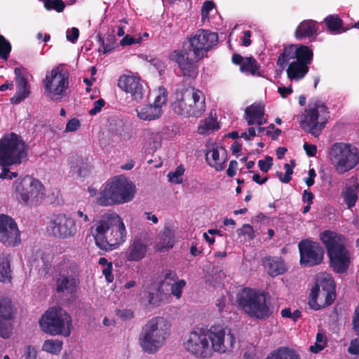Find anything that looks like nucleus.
Returning <instances> with one entry per match:
<instances>
[{"mask_svg": "<svg viewBox=\"0 0 359 359\" xmlns=\"http://www.w3.org/2000/svg\"><path fill=\"white\" fill-rule=\"evenodd\" d=\"M217 41V33L199 29L187 38L181 49L172 51L169 59L177 65L184 76L194 79L198 73V62L207 57Z\"/></svg>", "mask_w": 359, "mask_h": 359, "instance_id": "f257e3e1", "label": "nucleus"}, {"mask_svg": "<svg viewBox=\"0 0 359 359\" xmlns=\"http://www.w3.org/2000/svg\"><path fill=\"white\" fill-rule=\"evenodd\" d=\"M90 232L96 245L105 251L116 248L126 239L125 225L116 212H107L99 216L91 226Z\"/></svg>", "mask_w": 359, "mask_h": 359, "instance_id": "f03ea898", "label": "nucleus"}, {"mask_svg": "<svg viewBox=\"0 0 359 359\" xmlns=\"http://www.w3.org/2000/svg\"><path fill=\"white\" fill-rule=\"evenodd\" d=\"M313 52L306 46L290 45L285 47L278 58L277 63L286 69L290 80L302 79L309 72L308 65L311 62Z\"/></svg>", "mask_w": 359, "mask_h": 359, "instance_id": "7ed1b4c3", "label": "nucleus"}, {"mask_svg": "<svg viewBox=\"0 0 359 359\" xmlns=\"http://www.w3.org/2000/svg\"><path fill=\"white\" fill-rule=\"evenodd\" d=\"M26 146L22 138L14 133L6 135L0 140V165L20 164L27 158ZM18 176L16 172H11L4 167L0 179L12 180Z\"/></svg>", "mask_w": 359, "mask_h": 359, "instance_id": "20e7f679", "label": "nucleus"}, {"mask_svg": "<svg viewBox=\"0 0 359 359\" xmlns=\"http://www.w3.org/2000/svg\"><path fill=\"white\" fill-rule=\"evenodd\" d=\"M325 245L330 266L337 273H344L351 263V254L345 247L344 237L333 231H325L320 236Z\"/></svg>", "mask_w": 359, "mask_h": 359, "instance_id": "39448f33", "label": "nucleus"}, {"mask_svg": "<svg viewBox=\"0 0 359 359\" xmlns=\"http://www.w3.org/2000/svg\"><path fill=\"white\" fill-rule=\"evenodd\" d=\"M171 109L184 118L201 117L205 111V98L199 90L187 88L175 93Z\"/></svg>", "mask_w": 359, "mask_h": 359, "instance_id": "423d86ee", "label": "nucleus"}, {"mask_svg": "<svg viewBox=\"0 0 359 359\" xmlns=\"http://www.w3.org/2000/svg\"><path fill=\"white\" fill-rule=\"evenodd\" d=\"M170 334V324L163 318H153L143 327L139 343L144 352L154 353L165 344Z\"/></svg>", "mask_w": 359, "mask_h": 359, "instance_id": "0eeeda50", "label": "nucleus"}, {"mask_svg": "<svg viewBox=\"0 0 359 359\" xmlns=\"http://www.w3.org/2000/svg\"><path fill=\"white\" fill-rule=\"evenodd\" d=\"M39 325L43 332L51 336L69 337L72 330L71 316L61 308H50L41 317Z\"/></svg>", "mask_w": 359, "mask_h": 359, "instance_id": "6e6552de", "label": "nucleus"}, {"mask_svg": "<svg viewBox=\"0 0 359 359\" xmlns=\"http://www.w3.org/2000/svg\"><path fill=\"white\" fill-rule=\"evenodd\" d=\"M236 302L251 317L264 320L271 315L270 309L266 305L265 295L255 290L243 289L238 293Z\"/></svg>", "mask_w": 359, "mask_h": 359, "instance_id": "1a4fd4ad", "label": "nucleus"}, {"mask_svg": "<svg viewBox=\"0 0 359 359\" xmlns=\"http://www.w3.org/2000/svg\"><path fill=\"white\" fill-rule=\"evenodd\" d=\"M335 283L329 274L319 275L311 290L309 304L314 310L331 305L336 298Z\"/></svg>", "mask_w": 359, "mask_h": 359, "instance_id": "9d476101", "label": "nucleus"}, {"mask_svg": "<svg viewBox=\"0 0 359 359\" xmlns=\"http://www.w3.org/2000/svg\"><path fill=\"white\" fill-rule=\"evenodd\" d=\"M329 158L339 174L353 169L358 163V149L350 144L336 142L329 149Z\"/></svg>", "mask_w": 359, "mask_h": 359, "instance_id": "9b49d317", "label": "nucleus"}, {"mask_svg": "<svg viewBox=\"0 0 359 359\" xmlns=\"http://www.w3.org/2000/svg\"><path fill=\"white\" fill-rule=\"evenodd\" d=\"M16 199L27 205H36L43 197V186L36 179L27 175L13 182Z\"/></svg>", "mask_w": 359, "mask_h": 359, "instance_id": "f8f14e48", "label": "nucleus"}, {"mask_svg": "<svg viewBox=\"0 0 359 359\" xmlns=\"http://www.w3.org/2000/svg\"><path fill=\"white\" fill-rule=\"evenodd\" d=\"M328 114L327 108L323 102L318 100L311 102L309 109L304 111L301 126L314 137H318L325 127Z\"/></svg>", "mask_w": 359, "mask_h": 359, "instance_id": "ddd939ff", "label": "nucleus"}, {"mask_svg": "<svg viewBox=\"0 0 359 359\" xmlns=\"http://www.w3.org/2000/svg\"><path fill=\"white\" fill-rule=\"evenodd\" d=\"M43 84L47 97L54 101H60L69 87L68 74L60 67H55L46 72Z\"/></svg>", "mask_w": 359, "mask_h": 359, "instance_id": "4468645a", "label": "nucleus"}, {"mask_svg": "<svg viewBox=\"0 0 359 359\" xmlns=\"http://www.w3.org/2000/svg\"><path fill=\"white\" fill-rule=\"evenodd\" d=\"M209 331L202 329L191 332L184 343L185 350L199 358H210L212 354Z\"/></svg>", "mask_w": 359, "mask_h": 359, "instance_id": "2eb2a0df", "label": "nucleus"}, {"mask_svg": "<svg viewBox=\"0 0 359 359\" xmlns=\"http://www.w3.org/2000/svg\"><path fill=\"white\" fill-rule=\"evenodd\" d=\"M55 288L57 293L67 296L76 291L77 281L74 276L73 264L63 262L55 268Z\"/></svg>", "mask_w": 359, "mask_h": 359, "instance_id": "dca6fc26", "label": "nucleus"}, {"mask_svg": "<svg viewBox=\"0 0 359 359\" xmlns=\"http://www.w3.org/2000/svg\"><path fill=\"white\" fill-rule=\"evenodd\" d=\"M208 331L212 352L226 353L233 350L236 337L231 328L216 325Z\"/></svg>", "mask_w": 359, "mask_h": 359, "instance_id": "f3484780", "label": "nucleus"}, {"mask_svg": "<svg viewBox=\"0 0 359 359\" xmlns=\"http://www.w3.org/2000/svg\"><path fill=\"white\" fill-rule=\"evenodd\" d=\"M47 229L53 236L59 238H70L76 233L74 219L63 213L53 215L48 222Z\"/></svg>", "mask_w": 359, "mask_h": 359, "instance_id": "a211bd4d", "label": "nucleus"}, {"mask_svg": "<svg viewBox=\"0 0 359 359\" xmlns=\"http://www.w3.org/2000/svg\"><path fill=\"white\" fill-rule=\"evenodd\" d=\"M300 253V264L311 267L322 263L324 250L318 243L309 240L302 241L298 245Z\"/></svg>", "mask_w": 359, "mask_h": 359, "instance_id": "6ab92c4d", "label": "nucleus"}, {"mask_svg": "<svg viewBox=\"0 0 359 359\" xmlns=\"http://www.w3.org/2000/svg\"><path fill=\"white\" fill-rule=\"evenodd\" d=\"M0 241L6 246H15L21 242L16 222L4 214L0 215Z\"/></svg>", "mask_w": 359, "mask_h": 359, "instance_id": "aec40b11", "label": "nucleus"}, {"mask_svg": "<svg viewBox=\"0 0 359 359\" xmlns=\"http://www.w3.org/2000/svg\"><path fill=\"white\" fill-rule=\"evenodd\" d=\"M167 101V92L165 88H159L158 95L156 96L154 104L140 106L136 109L139 118L143 121L158 119L162 114V106Z\"/></svg>", "mask_w": 359, "mask_h": 359, "instance_id": "412c9836", "label": "nucleus"}, {"mask_svg": "<svg viewBox=\"0 0 359 359\" xmlns=\"http://www.w3.org/2000/svg\"><path fill=\"white\" fill-rule=\"evenodd\" d=\"M118 86L130 95L133 100L137 102L142 101L146 93L141 79L135 76L122 75L118 81Z\"/></svg>", "mask_w": 359, "mask_h": 359, "instance_id": "4be33fe9", "label": "nucleus"}, {"mask_svg": "<svg viewBox=\"0 0 359 359\" xmlns=\"http://www.w3.org/2000/svg\"><path fill=\"white\" fill-rule=\"evenodd\" d=\"M109 183L114 193L118 204L128 203L134 198L135 185L122 176L112 178Z\"/></svg>", "mask_w": 359, "mask_h": 359, "instance_id": "5701e85b", "label": "nucleus"}, {"mask_svg": "<svg viewBox=\"0 0 359 359\" xmlns=\"http://www.w3.org/2000/svg\"><path fill=\"white\" fill-rule=\"evenodd\" d=\"M207 163L217 171L223 170L227 161V153L224 148L216 144L208 147L205 152Z\"/></svg>", "mask_w": 359, "mask_h": 359, "instance_id": "b1692460", "label": "nucleus"}, {"mask_svg": "<svg viewBox=\"0 0 359 359\" xmlns=\"http://www.w3.org/2000/svg\"><path fill=\"white\" fill-rule=\"evenodd\" d=\"M148 245L139 236H135L124 252V257L128 262H139L147 252Z\"/></svg>", "mask_w": 359, "mask_h": 359, "instance_id": "393cba45", "label": "nucleus"}, {"mask_svg": "<svg viewBox=\"0 0 359 359\" xmlns=\"http://www.w3.org/2000/svg\"><path fill=\"white\" fill-rule=\"evenodd\" d=\"M15 74L17 90L15 95L11 100L12 103L18 104L29 96L30 90L26 71L22 68H15Z\"/></svg>", "mask_w": 359, "mask_h": 359, "instance_id": "a878e982", "label": "nucleus"}, {"mask_svg": "<svg viewBox=\"0 0 359 359\" xmlns=\"http://www.w3.org/2000/svg\"><path fill=\"white\" fill-rule=\"evenodd\" d=\"M245 118L248 126L265 124L267 120L264 117V105L262 103H254L247 107L245 110Z\"/></svg>", "mask_w": 359, "mask_h": 359, "instance_id": "bb28decb", "label": "nucleus"}, {"mask_svg": "<svg viewBox=\"0 0 359 359\" xmlns=\"http://www.w3.org/2000/svg\"><path fill=\"white\" fill-rule=\"evenodd\" d=\"M262 264L271 276H276L287 271L286 265L281 257H266L262 259Z\"/></svg>", "mask_w": 359, "mask_h": 359, "instance_id": "cd10ccee", "label": "nucleus"}, {"mask_svg": "<svg viewBox=\"0 0 359 359\" xmlns=\"http://www.w3.org/2000/svg\"><path fill=\"white\" fill-rule=\"evenodd\" d=\"M114 193L112 190L109 181L103 186L97 197V203L102 206H110L118 204Z\"/></svg>", "mask_w": 359, "mask_h": 359, "instance_id": "c85d7f7f", "label": "nucleus"}, {"mask_svg": "<svg viewBox=\"0 0 359 359\" xmlns=\"http://www.w3.org/2000/svg\"><path fill=\"white\" fill-rule=\"evenodd\" d=\"M173 244V233L169 228L165 227L158 236L155 248L157 251L162 252L172 248Z\"/></svg>", "mask_w": 359, "mask_h": 359, "instance_id": "c756f323", "label": "nucleus"}, {"mask_svg": "<svg viewBox=\"0 0 359 359\" xmlns=\"http://www.w3.org/2000/svg\"><path fill=\"white\" fill-rule=\"evenodd\" d=\"M317 34L316 23L313 20H304L297 27L295 36L298 39L311 37Z\"/></svg>", "mask_w": 359, "mask_h": 359, "instance_id": "7c9ffc66", "label": "nucleus"}, {"mask_svg": "<svg viewBox=\"0 0 359 359\" xmlns=\"http://www.w3.org/2000/svg\"><path fill=\"white\" fill-rule=\"evenodd\" d=\"M71 169L79 177H85L89 172L87 159L79 156H72Z\"/></svg>", "mask_w": 359, "mask_h": 359, "instance_id": "2f4dec72", "label": "nucleus"}, {"mask_svg": "<svg viewBox=\"0 0 359 359\" xmlns=\"http://www.w3.org/2000/svg\"><path fill=\"white\" fill-rule=\"evenodd\" d=\"M266 359H301V357L294 349L280 347L272 351Z\"/></svg>", "mask_w": 359, "mask_h": 359, "instance_id": "473e14b6", "label": "nucleus"}, {"mask_svg": "<svg viewBox=\"0 0 359 359\" xmlns=\"http://www.w3.org/2000/svg\"><path fill=\"white\" fill-rule=\"evenodd\" d=\"M324 21L329 30L332 33L337 34L346 31L342 27V20L337 15H328L325 18Z\"/></svg>", "mask_w": 359, "mask_h": 359, "instance_id": "72a5a7b5", "label": "nucleus"}, {"mask_svg": "<svg viewBox=\"0 0 359 359\" xmlns=\"http://www.w3.org/2000/svg\"><path fill=\"white\" fill-rule=\"evenodd\" d=\"M13 316V308L9 298L0 295V320H11Z\"/></svg>", "mask_w": 359, "mask_h": 359, "instance_id": "f704fd0d", "label": "nucleus"}, {"mask_svg": "<svg viewBox=\"0 0 359 359\" xmlns=\"http://www.w3.org/2000/svg\"><path fill=\"white\" fill-rule=\"evenodd\" d=\"M259 65L257 60L252 57H245L242 65L240 66V70L243 73H249L251 75L258 74Z\"/></svg>", "mask_w": 359, "mask_h": 359, "instance_id": "c9c22d12", "label": "nucleus"}, {"mask_svg": "<svg viewBox=\"0 0 359 359\" xmlns=\"http://www.w3.org/2000/svg\"><path fill=\"white\" fill-rule=\"evenodd\" d=\"M11 268L8 257L5 255H0V281L5 282L10 280Z\"/></svg>", "mask_w": 359, "mask_h": 359, "instance_id": "e433bc0d", "label": "nucleus"}, {"mask_svg": "<svg viewBox=\"0 0 359 359\" xmlns=\"http://www.w3.org/2000/svg\"><path fill=\"white\" fill-rule=\"evenodd\" d=\"M178 279L177 275L176 273L172 271L167 272L163 280L161 282L158 290L160 292H167L169 291V288L173 285Z\"/></svg>", "mask_w": 359, "mask_h": 359, "instance_id": "4c0bfd02", "label": "nucleus"}, {"mask_svg": "<svg viewBox=\"0 0 359 359\" xmlns=\"http://www.w3.org/2000/svg\"><path fill=\"white\" fill-rule=\"evenodd\" d=\"M219 128L217 121L212 117H208L203 120V123L198 126V132L201 135H208L210 132Z\"/></svg>", "mask_w": 359, "mask_h": 359, "instance_id": "58836bf2", "label": "nucleus"}, {"mask_svg": "<svg viewBox=\"0 0 359 359\" xmlns=\"http://www.w3.org/2000/svg\"><path fill=\"white\" fill-rule=\"evenodd\" d=\"M62 341L58 339H47L43 342L42 350L51 354H58L62 348Z\"/></svg>", "mask_w": 359, "mask_h": 359, "instance_id": "ea45409f", "label": "nucleus"}, {"mask_svg": "<svg viewBox=\"0 0 359 359\" xmlns=\"http://www.w3.org/2000/svg\"><path fill=\"white\" fill-rule=\"evenodd\" d=\"M343 198L348 208H351L355 205L358 196L355 191L352 187H348L346 191L343 192Z\"/></svg>", "mask_w": 359, "mask_h": 359, "instance_id": "a19ab883", "label": "nucleus"}, {"mask_svg": "<svg viewBox=\"0 0 359 359\" xmlns=\"http://www.w3.org/2000/svg\"><path fill=\"white\" fill-rule=\"evenodd\" d=\"M98 38V41L103 48L102 52L104 54H106L115 48L116 39L114 35L109 34L107 37V42H105L101 36H99Z\"/></svg>", "mask_w": 359, "mask_h": 359, "instance_id": "79ce46f5", "label": "nucleus"}, {"mask_svg": "<svg viewBox=\"0 0 359 359\" xmlns=\"http://www.w3.org/2000/svg\"><path fill=\"white\" fill-rule=\"evenodd\" d=\"M43 4L46 10H55L58 13L63 11L65 7L62 0H44Z\"/></svg>", "mask_w": 359, "mask_h": 359, "instance_id": "37998d69", "label": "nucleus"}, {"mask_svg": "<svg viewBox=\"0 0 359 359\" xmlns=\"http://www.w3.org/2000/svg\"><path fill=\"white\" fill-rule=\"evenodd\" d=\"M11 50V46L10 43L3 36L0 35V57L7 60Z\"/></svg>", "mask_w": 359, "mask_h": 359, "instance_id": "c03bdc74", "label": "nucleus"}, {"mask_svg": "<svg viewBox=\"0 0 359 359\" xmlns=\"http://www.w3.org/2000/svg\"><path fill=\"white\" fill-rule=\"evenodd\" d=\"M12 331L10 320H0V336L4 339H8Z\"/></svg>", "mask_w": 359, "mask_h": 359, "instance_id": "a18cd8bd", "label": "nucleus"}, {"mask_svg": "<svg viewBox=\"0 0 359 359\" xmlns=\"http://www.w3.org/2000/svg\"><path fill=\"white\" fill-rule=\"evenodd\" d=\"M184 172L183 167L182 165L178 166L175 171L168 173L169 181L175 184H180L182 182L181 176L184 174Z\"/></svg>", "mask_w": 359, "mask_h": 359, "instance_id": "49530a36", "label": "nucleus"}, {"mask_svg": "<svg viewBox=\"0 0 359 359\" xmlns=\"http://www.w3.org/2000/svg\"><path fill=\"white\" fill-rule=\"evenodd\" d=\"M186 285V282L184 280H177L176 283L169 288V291L171 292L172 294L176 297L177 299L182 296V290Z\"/></svg>", "mask_w": 359, "mask_h": 359, "instance_id": "de8ad7c7", "label": "nucleus"}, {"mask_svg": "<svg viewBox=\"0 0 359 359\" xmlns=\"http://www.w3.org/2000/svg\"><path fill=\"white\" fill-rule=\"evenodd\" d=\"M272 165L273 158L269 156H266L264 160H259L258 161V166L264 172H267L271 169Z\"/></svg>", "mask_w": 359, "mask_h": 359, "instance_id": "09e8293b", "label": "nucleus"}, {"mask_svg": "<svg viewBox=\"0 0 359 359\" xmlns=\"http://www.w3.org/2000/svg\"><path fill=\"white\" fill-rule=\"evenodd\" d=\"M161 293L158 292V290L156 292H148L147 294V299H148V304L149 305L156 306L157 305L161 300Z\"/></svg>", "mask_w": 359, "mask_h": 359, "instance_id": "8fccbe9b", "label": "nucleus"}, {"mask_svg": "<svg viewBox=\"0 0 359 359\" xmlns=\"http://www.w3.org/2000/svg\"><path fill=\"white\" fill-rule=\"evenodd\" d=\"M353 330L359 336V304L355 307L353 319H352Z\"/></svg>", "mask_w": 359, "mask_h": 359, "instance_id": "3c124183", "label": "nucleus"}, {"mask_svg": "<svg viewBox=\"0 0 359 359\" xmlns=\"http://www.w3.org/2000/svg\"><path fill=\"white\" fill-rule=\"evenodd\" d=\"M141 38L135 39L134 37L126 34L124 37L120 41V45L122 46H130L134 43H141Z\"/></svg>", "mask_w": 359, "mask_h": 359, "instance_id": "603ef678", "label": "nucleus"}, {"mask_svg": "<svg viewBox=\"0 0 359 359\" xmlns=\"http://www.w3.org/2000/svg\"><path fill=\"white\" fill-rule=\"evenodd\" d=\"M116 315L123 320H128L133 318V311L130 309L117 310Z\"/></svg>", "mask_w": 359, "mask_h": 359, "instance_id": "864d4df0", "label": "nucleus"}, {"mask_svg": "<svg viewBox=\"0 0 359 359\" xmlns=\"http://www.w3.org/2000/svg\"><path fill=\"white\" fill-rule=\"evenodd\" d=\"M348 352L351 355H358L359 354V339L355 338L351 341Z\"/></svg>", "mask_w": 359, "mask_h": 359, "instance_id": "5fc2aeb1", "label": "nucleus"}, {"mask_svg": "<svg viewBox=\"0 0 359 359\" xmlns=\"http://www.w3.org/2000/svg\"><path fill=\"white\" fill-rule=\"evenodd\" d=\"M105 102L103 99H99L98 100L95 101L93 104V107L90 109L89 114L94 116L99 113L102 108L104 106Z\"/></svg>", "mask_w": 359, "mask_h": 359, "instance_id": "6e6d98bb", "label": "nucleus"}, {"mask_svg": "<svg viewBox=\"0 0 359 359\" xmlns=\"http://www.w3.org/2000/svg\"><path fill=\"white\" fill-rule=\"evenodd\" d=\"M79 36V30L76 27L67 29V39L72 43H75L78 39Z\"/></svg>", "mask_w": 359, "mask_h": 359, "instance_id": "4d7b16f0", "label": "nucleus"}, {"mask_svg": "<svg viewBox=\"0 0 359 359\" xmlns=\"http://www.w3.org/2000/svg\"><path fill=\"white\" fill-rule=\"evenodd\" d=\"M80 126V122L78 119L72 118L68 121L66 126L65 132H74Z\"/></svg>", "mask_w": 359, "mask_h": 359, "instance_id": "13d9d810", "label": "nucleus"}, {"mask_svg": "<svg viewBox=\"0 0 359 359\" xmlns=\"http://www.w3.org/2000/svg\"><path fill=\"white\" fill-rule=\"evenodd\" d=\"M238 235H248L250 238H253L254 231L250 224H244L242 228L238 229Z\"/></svg>", "mask_w": 359, "mask_h": 359, "instance_id": "bf43d9fd", "label": "nucleus"}, {"mask_svg": "<svg viewBox=\"0 0 359 359\" xmlns=\"http://www.w3.org/2000/svg\"><path fill=\"white\" fill-rule=\"evenodd\" d=\"M295 165V161L294 160L291 161V165L288 163H285L284 165V168L285 169V177L284 180L285 181H290L292 177L291 175L293 173V168Z\"/></svg>", "mask_w": 359, "mask_h": 359, "instance_id": "052dcab7", "label": "nucleus"}, {"mask_svg": "<svg viewBox=\"0 0 359 359\" xmlns=\"http://www.w3.org/2000/svg\"><path fill=\"white\" fill-rule=\"evenodd\" d=\"M102 273L105 276L107 282H112L114 280V276L112 274V264H109L107 266H105L102 270Z\"/></svg>", "mask_w": 359, "mask_h": 359, "instance_id": "680f3d73", "label": "nucleus"}, {"mask_svg": "<svg viewBox=\"0 0 359 359\" xmlns=\"http://www.w3.org/2000/svg\"><path fill=\"white\" fill-rule=\"evenodd\" d=\"M238 163L236 161H231L229 165V168L226 170L228 176L232 177L236 173Z\"/></svg>", "mask_w": 359, "mask_h": 359, "instance_id": "e2e57ef3", "label": "nucleus"}, {"mask_svg": "<svg viewBox=\"0 0 359 359\" xmlns=\"http://www.w3.org/2000/svg\"><path fill=\"white\" fill-rule=\"evenodd\" d=\"M213 8V4L211 1H206L203 3L201 13L203 18H205L208 15L209 11Z\"/></svg>", "mask_w": 359, "mask_h": 359, "instance_id": "0e129e2a", "label": "nucleus"}, {"mask_svg": "<svg viewBox=\"0 0 359 359\" xmlns=\"http://www.w3.org/2000/svg\"><path fill=\"white\" fill-rule=\"evenodd\" d=\"M304 149L309 156H314L316 154L317 148L315 145L309 144V143H304Z\"/></svg>", "mask_w": 359, "mask_h": 359, "instance_id": "69168bd1", "label": "nucleus"}, {"mask_svg": "<svg viewBox=\"0 0 359 359\" xmlns=\"http://www.w3.org/2000/svg\"><path fill=\"white\" fill-rule=\"evenodd\" d=\"M313 196V194L311 191L304 190L303 192L302 201L304 203L312 204Z\"/></svg>", "mask_w": 359, "mask_h": 359, "instance_id": "338daca9", "label": "nucleus"}, {"mask_svg": "<svg viewBox=\"0 0 359 359\" xmlns=\"http://www.w3.org/2000/svg\"><path fill=\"white\" fill-rule=\"evenodd\" d=\"M316 175L314 169H310L309 171V177L305 179V182L308 187H311L314 184V178Z\"/></svg>", "mask_w": 359, "mask_h": 359, "instance_id": "774afa93", "label": "nucleus"}]
</instances>
